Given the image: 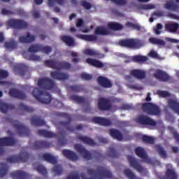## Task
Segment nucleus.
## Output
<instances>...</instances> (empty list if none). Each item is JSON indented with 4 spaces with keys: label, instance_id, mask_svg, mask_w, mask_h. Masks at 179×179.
I'll return each instance as SVG.
<instances>
[{
    "label": "nucleus",
    "instance_id": "nucleus-1",
    "mask_svg": "<svg viewBox=\"0 0 179 179\" xmlns=\"http://www.w3.org/2000/svg\"><path fill=\"white\" fill-rule=\"evenodd\" d=\"M87 173L90 177H87L86 173H81L80 177L83 179H106V178H113V173L110 171L107 168L98 166L96 170L92 168L87 169Z\"/></svg>",
    "mask_w": 179,
    "mask_h": 179
},
{
    "label": "nucleus",
    "instance_id": "nucleus-2",
    "mask_svg": "<svg viewBox=\"0 0 179 179\" xmlns=\"http://www.w3.org/2000/svg\"><path fill=\"white\" fill-rule=\"evenodd\" d=\"M74 149L83 157L85 160H94V162H99L100 159L103 158L101 151L93 150L92 152L86 150L82 144L77 143L74 145Z\"/></svg>",
    "mask_w": 179,
    "mask_h": 179
},
{
    "label": "nucleus",
    "instance_id": "nucleus-3",
    "mask_svg": "<svg viewBox=\"0 0 179 179\" xmlns=\"http://www.w3.org/2000/svg\"><path fill=\"white\" fill-rule=\"evenodd\" d=\"M37 134L39 136H44V138H58L59 136V145L60 146H65L68 143V140L65 138V132L59 131L57 134L48 131L44 129H39L37 131Z\"/></svg>",
    "mask_w": 179,
    "mask_h": 179
},
{
    "label": "nucleus",
    "instance_id": "nucleus-4",
    "mask_svg": "<svg viewBox=\"0 0 179 179\" xmlns=\"http://www.w3.org/2000/svg\"><path fill=\"white\" fill-rule=\"evenodd\" d=\"M56 115L67 120V122H59V124L62 125V127H64V128H66L67 131H70V132H75L76 129H77V131H82L83 129V125L82 124L77 125L76 128L71 127V122H72V117L71 115L66 113H57Z\"/></svg>",
    "mask_w": 179,
    "mask_h": 179
},
{
    "label": "nucleus",
    "instance_id": "nucleus-5",
    "mask_svg": "<svg viewBox=\"0 0 179 179\" xmlns=\"http://www.w3.org/2000/svg\"><path fill=\"white\" fill-rule=\"evenodd\" d=\"M32 96L42 104H50L52 100L51 94L45 91L41 90L38 88H34L31 93Z\"/></svg>",
    "mask_w": 179,
    "mask_h": 179
},
{
    "label": "nucleus",
    "instance_id": "nucleus-6",
    "mask_svg": "<svg viewBox=\"0 0 179 179\" xmlns=\"http://www.w3.org/2000/svg\"><path fill=\"white\" fill-rule=\"evenodd\" d=\"M45 66H48V68H52V69H55L56 71H61V69H71L72 68V64L66 61H54V60H45Z\"/></svg>",
    "mask_w": 179,
    "mask_h": 179
},
{
    "label": "nucleus",
    "instance_id": "nucleus-7",
    "mask_svg": "<svg viewBox=\"0 0 179 179\" xmlns=\"http://www.w3.org/2000/svg\"><path fill=\"white\" fill-rule=\"evenodd\" d=\"M118 45L126 48H139L142 45V41L134 38L121 39L118 41Z\"/></svg>",
    "mask_w": 179,
    "mask_h": 179
},
{
    "label": "nucleus",
    "instance_id": "nucleus-8",
    "mask_svg": "<svg viewBox=\"0 0 179 179\" xmlns=\"http://www.w3.org/2000/svg\"><path fill=\"white\" fill-rule=\"evenodd\" d=\"M141 108L148 115H160V108L152 103H144L141 104Z\"/></svg>",
    "mask_w": 179,
    "mask_h": 179
},
{
    "label": "nucleus",
    "instance_id": "nucleus-9",
    "mask_svg": "<svg viewBox=\"0 0 179 179\" xmlns=\"http://www.w3.org/2000/svg\"><path fill=\"white\" fill-rule=\"evenodd\" d=\"M38 86L42 90H52L55 88V82L48 77H43L38 80Z\"/></svg>",
    "mask_w": 179,
    "mask_h": 179
},
{
    "label": "nucleus",
    "instance_id": "nucleus-10",
    "mask_svg": "<svg viewBox=\"0 0 179 179\" xmlns=\"http://www.w3.org/2000/svg\"><path fill=\"white\" fill-rule=\"evenodd\" d=\"M10 122L16 129V131L18 132V135L20 136H23L25 135L26 136H29L30 135V129L26 127L24 125L20 124V122L17 120H13V119H9Z\"/></svg>",
    "mask_w": 179,
    "mask_h": 179
},
{
    "label": "nucleus",
    "instance_id": "nucleus-11",
    "mask_svg": "<svg viewBox=\"0 0 179 179\" xmlns=\"http://www.w3.org/2000/svg\"><path fill=\"white\" fill-rule=\"evenodd\" d=\"M8 26L13 27V29H17L20 30L22 29H27L29 24L21 19H10L7 22Z\"/></svg>",
    "mask_w": 179,
    "mask_h": 179
},
{
    "label": "nucleus",
    "instance_id": "nucleus-12",
    "mask_svg": "<svg viewBox=\"0 0 179 179\" xmlns=\"http://www.w3.org/2000/svg\"><path fill=\"white\" fill-rule=\"evenodd\" d=\"M29 160V153H20L19 155H13L6 159L8 163H26Z\"/></svg>",
    "mask_w": 179,
    "mask_h": 179
},
{
    "label": "nucleus",
    "instance_id": "nucleus-13",
    "mask_svg": "<svg viewBox=\"0 0 179 179\" xmlns=\"http://www.w3.org/2000/svg\"><path fill=\"white\" fill-rule=\"evenodd\" d=\"M136 122L141 125H149L150 127H156L157 125V122L145 115L138 116L136 119Z\"/></svg>",
    "mask_w": 179,
    "mask_h": 179
},
{
    "label": "nucleus",
    "instance_id": "nucleus-14",
    "mask_svg": "<svg viewBox=\"0 0 179 179\" xmlns=\"http://www.w3.org/2000/svg\"><path fill=\"white\" fill-rule=\"evenodd\" d=\"M16 145V140L10 137H3L0 138V156H3L5 150L2 146H13Z\"/></svg>",
    "mask_w": 179,
    "mask_h": 179
},
{
    "label": "nucleus",
    "instance_id": "nucleus-15",
    "mask_svg": "<svg viewBox=\"0 0 179 179\" xmlns=\"http://www.w3.org/2000/svg\"><path fill=\"white\" fill-rule=\"evenodd\" d=\"M127 160L131 167L134 169V170H136V171H138V173H146L147 169L142 166L141 164H139L138 160L135 159V157L131 155H128Z\"/></svg>",
    "mask_w": 179,
    "mask_h": 179
},
{
    "label": "nucleus",
    "instance_id": "nucleus-16",
    "mask_svg": "<svg viewBox=\"0 0 179 179\" xmlns=\"http://www.w3.org/2000/svg\"><path fill=\"white\" fill-rule=\"evenodd\" d=\"M98 108L100 111H110L113 108L111 101L106 98H100L98 101Z\"/></svg>",
    "mask_w": 179,
    "mask_h": 179
},
{
    "label": "nucleus",
    "instance_id": "nucleus-17",
    "mask_svg": "<svg viewBox=\"0 0 179 179\" xmlns=\"http://www.w3.org/2000/svg\"><path fill=\"white\" fill-rule=\"evenodd\" d=\"M134 152L140 159H142L145 163H148V164H150L152 163V159L148 157V153H146V150L142 147H137L135 148Z\"/></svg>",
    "mask_w": 179,
    "mask_h": 179
},
{
    "label": "nucleus",
    "instance_id": "nucleus-18",
    "mask_svg": "<svg viewBox=\"0 0 179 179\" xmlns=\"http://www.w3.org/2000/svg\"><path fill=\"white\" fill-rule=\"evenodd\" d=\"M8 94L10 96V97L18 99L19 100H24V99L27 97L23 91L15 88L10 89L9 90Z\"/></svg>",
    "mask_w": 179,
    "mask_h": 179
},
{
    "label": "nucleus",
    "instance_id": "nucleus-19",
    "mask_svg": "<svg viewBox=\"0 0 179 179\" xmlns=\"http://www.w3.org/2000/svg\"><path fill=\"white\" fill-rule=\"evenodd\" d=\"M96 80L99 86L103 87L104 89H110L113 87V83L110 79L107 78L106 77L100 76L97 78Z\"/></svg>",
    "mask_w": 179,
    "mask_h": 179
},
{
    "label": "nucleus",
    "instance_id": "nucleus-20",
    "mask_svg": "<svg viewBox=\"0 0 179 179\" xmlns=\"http://www.w3.org/2000/svg\"><path fill=\"white\" fill-rule=\"evenodd\" d=\"M154 77L158 80H161V82H169L170 80L171 77L167 74V73L163 71V70L157 69L154 73Z\"/></svg>",
    "mask_w": 179,
    "mask_h": 179
},
{
    "label": "nucleus",
    "instance_id": "nucleus-21",
    "mask_svg": "<svg viewBox=\"0 0 179 179\" xmlns=\"http://www.w3.org/2000/svg\"><path fill=\"white\" fill-rule=\"evenodd\" d=\"M92 122L94 124H98V125H103L104 127H110L113 125V122L110 119H107L101 117H94L92 118Z\"/></svg>",
    "mask_w": 179,
    "mask_h": 179
},
{
    "label": "nucleus",
    "instance_id": "nucleus-22",
    "mask_svg": "<svg viewBox=\"0 0 179 179\" xmlns=\"http://www.w3.org/2000/svg\"><path fill=\"white\" fill-rule=\"evenodd\" d=\"M50 78L55 80H66L69 78V76L64 72L52 71L50 72Z\"/></svg>",
    "mask_w": 179,
    "mask_h": 179
},
{
    "label": "nucleus",
    "instance_id": "nucleus-23",
    "mask_svg": "<svg viewBox=\"0 0 179 179\" xmlns=\"http://www.w3.org/2000/svg\"><path fill=\"white\" fill-rule=\"evenodd\" d=\"M130 76L138 80H143L146 78V72L141 69H133L130 71Z\"/></svg>",
    "mask_w": 179,
    "mask_h": 179
},
{
    "label": "nucleus",
    "instance_id": "nucleus-24",
    "mask_svg": "<svg viewBox=\"0 0 179 179\" xmlns=\"http://www.w3.org/2000/svg\"><path fill=\"white\" fill-rule=\"evenodd\" d=\"M62 155L69 160H72V162H76V160H79V156L76 152L71 150H63Z\"/></svg>",
    "mask_w": 179,
    "mask_h": 179
},
{
    "label": "nucleus",
    "instance_id": "nucleus-25",
    "mask_svg": "<svg viewBox=\"0 0 179 179\" xmlns=\"http://www.w3.org/2000/svg\"><path fill=\"white\" fill-rule=\"evenodd\" d=\"M62 41L67 45V47H75L76 46V41L75 38L71 36L64 35L61 37Z\"/></svg>",
    "mask_w": 179,
    "mask_h": 179
},
{
    "label": "nucleus",
    "instance_id": "nucleus-26",
    "mask_svg": "<svg viewBox=\"0 0 179 179\" xmlns=\"http://www.w3.org/2000/svg\"><path fill=\"white\" fill-rule=\"evenodd\" d=\"M10 176L13 179H29V174H27L26 172H23V171L21 170L13 171Z\"/></svg>",
    "mask_w": 179,
    "mask_h": 179
},
{
    "label": "nucleus",
    "instance_id": "nucleus-27",
    "mask_svg": "<svg viewBox=\"0 0 179 179\" xmlns=\"http://www.w3.org/2000/svg\"><path fill=\"white\" fill-rule=\"evenodd\" d=\"M51 146V143L42 140L36 141L34 143V149H47Z\"/></svg>",
    "mask_w": 179,
    "mask_h": 179
},
{
    "label": "nucleus",
    "instance_id": "nucleus-28",
    "mask_svg": "<svg viewBox=\"0 0 179 179\" xmlns=\"http://www.w3.org/2000/svg\"><path fill=\"white\" fill-rule=\"evenodd\" d=\"M35 41L36 36L30 34V32H28L26 36H20L19 38V41L23 44H30V43H33Z\"/></svg>",
    "mask_w": 179,
    "mask_h": 179
},
{
    "label": "nucleus",
    "instance_id": "nucleus-29",
    "mask_svg": "<svg viewBox=\"0 0 179 179\" xmlns=\"http://www.w3.org/2000/svg\"><path fill=\"white\" fill-rule=\"evenodd\" d=\"M31 124L34 127H43V125H45V120L41 119V117L33 116L31 117Z\"/></svg>",
    "mask_w": 179,
    "mask_h": 179
},
{
    "label": "nucleus",
    "instance_id": "nucleus-30",
    "mask_svg": "<svg viewBox=\"0 0 179 179\" xmlns=\"http://www.w3.org/2000/svg\"><path fill=\"white\" fill-rule=\"evenodd\" d=\"M77 138L79 141H81L83 143H85V145H89L90 146H94L96 145V141L90 137L80 135L78 136Z\"/></svg>",
    "mask_w": 179,
    "mask_h": 179
},
{
    "label": "nucleus",
    "instance_id": "nucleus-31",
    "mask_svg": "<svg viewBox=\"0 0 179 179\" xmlns=\"http://www.w3.org/2000/svg\"><path fill=\"white\" fill-rule=\"evenodd\" d=\"M87 64L91 65L92 66H94L95 68H103L104 64L101 61H99L96 59L87 58L86 59Z\"/></svg>",
    "mask_w": 179,
    "mask_h": 179
},
{
    "label": "nucleus",
    "instance_id": "nucleus-32",
    "mask_svg": "<svg viewBox=\"0 0 179 179\" xmlns=\"http://www.w3.org/2000/svg\"><path fill=\"white\" fill-rule=\"evenodd\" d=\"M109 134L110 136L113 138V139H117V141H122L124 139V136L122 135V133L115 129H111L109 131Z\"/></svg>",
    "mask_w": 179,
    "mask_h": 179
},
{
    "label": "nucleus",
    "instance_id": "nucleus-33",
    "mask_svg": "<svg viewBox=\"0 0 179 179\" xmlns=\"http://www.w3.org/2000/svg\"><path fill=\"white\" fill-rule=\"evenodd\" d=\"M9 110H15V106L13 104H8L0 101V111L3 114H6Z\"/></svg>",
    "mask_w": 179,
    "mask_h": 179
},
{
    "label": "nucleus",
    "instance_id": "nucleus-34",
    "mask_svg": "<svg viewBox=\"0 0 179 179\" xmlns=\"http://www.w3.org/2000/svg\"><path fill=\"white\" fill-rule=\"evenodd\" d=\"M94 34L96 36H108V34H110V30L103 27H97L94 29Z\"/></svg>",
    "mask_w": 179,
    "mask_h": 179
},
{
    "label": "nucleus",
    "instance_id": "nucleus-35",
    "mask_svg": "<svg viewBox=\"0 0 179 179\" xmlns=\"http://www.w3.org/2000/svg\"><path fill=\"white\" fill-rule=\"evenodd\" d=\"M168 104L170 108L179 115V102L176 100L171 99L169 101Z\"/></svg>",
    "mask_w": 179,
    "mask_h": 179
},
{
    "label": "nucleus",
    "instance_id": "nucleus-36",
    "mask_svg": "<svg viewBox=\"0 0 179 179\" xmlns=\"http://www.w3.org/2000/svg\"><path fill=\"white\" fill-rule=\"evenodd\" d=\"M43 159L51 164H57V163H58V159H57V157L52 156L51 154H44L43 155Z\"/></svg>",
    "mask_w": 179,
    "mask_h": 179
},
{
    "label": "nucleus",
    "instance_id": "nucleus-37",
    "mask_svg": "<svg viewBox=\"0 0 179 179\" xmlns=\"http://www.w3.org/2000/svg\"><path fill=\"white\" fill-rule=\"evenodd\" d=\"M108 27L114 31H120V30L124 29V26L118 22H109Z\"/></svg>",
    "mask_w": 179,
    "mask_h": 179
},
{
    "label": "nucleus",
    "instance_id": "nucleus-38",
    "mask_svg": "<svg viewBox=\"0 0 179 179\" xmlns=\"http://www.w3.org/2000/svg\"><path fill=\"white\" fill-rule=\"evenodd\" d=\"M166 30L169 31L170 33H176L179 28V24L177 22L166 24L165 25Z\"/></svg>",
    "mask_w": 179,
    "mask_h": 179
},
{
    "label": "nucleus",
    "instance_id": "nucleus-39",
    "mask_svg": "<svg viewBox=\"0 0 179 179\" xmlns=\"http://www.w3.org/2000/svg\"><path fill=\"white\" fill-rule=\"evenodd\" d=\"M68 89L71 90V92H73V93H80V92L85 90V86L83 85H73L69 86Z\"/></svg>",
    "mask_w": 179,
    "mask_h": 179
},
{
    "label": "nucleus",
    "instance_id": "nucleus-40",
    "mask_svg": "<svg viewBox=\"0 0 179 179\" xmlns=\"http://www.w3.org/2000/svg\"><path fill=\"white\" fill-rule=\"evenodd\" d=\"M155 149L156 152L159 155L162 159H166L167 157V153L166 152V150H164V148L160 144L155 145Z\"/></svg>",
    "mask_w": 179,
    "mask_h": 179
},
{
    "label": "nucleus",
    "instance_id": "nucleus-41",
    "mask_svg": "<svg viewBox=\"0 0 179 179\" xmlns=\"http://www.w3.org/2000/svg\"><path fill=\"white\" fill-rule=\"evenodd\" d=\"M165 176L167 179H178V176L174 169H168L166 171Z\"/></svg>",
    "mask_w": 179,
    "mask_h": 179
},
{
    "label": "nucleus",
    "instance_id": "nucleus-42",
    "mask_svg": "<svg viewBox=\"0 0 179 179\" xmlns=\"http://www.w3.org/2000/svg\"><path fill=\"white\" fill-rule=\"evenodd\" d=\"M35 170L43 177H48V172L47 171V169H45V166H44V165H38L35 168Z\"/></svg>",
    "mask_w": 179,
    "mask_h": 179
},
{
    "label": "nucleus",
    "instance_id": "nucleus-43",
    "mask_svg": "<svg viewBox=\"0 0 179 179\" xmlns=\"http://www.w3.org/2000/svg\"><path fill=\"white\" fill-rule=\"evenodd\" d=\"M165 8L169 9V10H177L179 9V5L174 3V1H170L165 3Z\"/></svg>",
    "mask_w": 179,
    "mask_h": 179
},
{
    "label": "nucleus",
    "instance_id": "nucleus-44",
    "mask_svg": "<svg viewBox=\"0 0 179 179\" xmlns=\"http://www.w3.org/2000/svg\"><path fill=\"white\" fill-rule=\"evenodd\" d=\"M41 44L37 43L35 45H31L28 48V52H31L32 54H36V52H40Z\"/></svg>",
    "mask_w": 179,
    "mask_h": 179
},
{
    "label": "nucleus",
    "instance_id": "nucleus-45",
    "mask_svg": "<svg viewBox=\"0 0 179 179\" xmlns=\"http://www.w3.org/2000/svg\"><path fill=\"white\" fill-rule=\"evenodd\" d=\"M70 100H73L77 104H83L85 103V97L79 96L78 95H71L70 96Z\"/></svg>",
    "mask_w": 179,
    "mask_h": 179
},
{
    "label": "nucleus",
    "instance_id": "nucleus-46",
    "mask_svg": "<svg viewBox=\"0 0 179 179\" xmlns=\"http://www.w3.org/2000/svg\"><path fill=\"white\" fill-rule=\"evenodd\" d=\"M52 173H55L56 176H61L62 173H64V168H62V165H55L52 169Z\"/></svg>",
    "mask_w": 179,
    "mask_h": 179
},
{
    "label": "nucleus",
    "instance_id": "nucleus-47",
    "mask_svg": "<svg viewBox=\"0 0 179 179\" xmlns=\"http://www.w3.org/2000/svg\"><path fill=\"white\" fill-rule=\"evenodd\" d=\"M80 38L85 41H96L97 36L96 35H80Z\"/></svg>",
    "mask_w": 179,
    "mask_h": 179
},
{
    "label": "nucleus",
    "instance_id": "nucleus-48",
    "mask_svg": "<svg viewBox=\"0 0 179 179\" xmlns=\"http://www.w3.org/2000/svg\"><path fill=\"white\" fill-rule=\"evenodd\" d=\"M149 42L151 43V44H156L157 45H165L166 42L162 39H159L157 38H150Z\"/></svg>",
    "mask_w": 179,
    "mask_h": 179
},
{
    "label": "nucleus",
    "instance_id": "nucleus-49",
    "mask_svg": "<svg viewBox=\"0 0 179 179\" xmlns=\"http://www.w3.org/2000/svg\"><path fill=\"white\" fill-rule=\"evenodd\" d=\"M1 169H0V177H5L8 173V165L2 162L0 164Z\"/></svg>",
    "mask_w": 179,
    "mask_h": 179
},
{
    "label": "nucleus",
    "instance_id": "nucleus-50",
    "mask_svg": "<svg viewBox=\"0 0 179 179\" xmlns=\"http://www.w3.org/2000/svg\"><path fill=\"white\" fill-rule=\"evenodd\" d=\"M141 139L143 142L148 143V145H153V143H155V138L148 135H143Z\"/></svg>",
    "mask_w": 179,
    "mask_h": 179
},
{
    "label": "nucleus",
    "instance_id": "nucleus-51",
    "mask_svg": "<svg viewBox=\"0 0 179 179\" xmlns=\"http://www.w3.org/2000/svg\"><path fill=\"white\" fill-rule=\"evenodd\" d=\"M126 27H129V29H132L133 30H137V31H139L142 29L141 25L138 24H134L131 22H127L125 24Z\"/></svg>",
    "mask_w": 179,
    "mask_h": 179
},
{
    "label": "nucleus",
    "instance_id": "nucleus-52",
    "mask_svg": "<svg viewBox=\"0 0 179 179\" xmlns=\"http://www.w3.org/2000/svg\"><path fill=\"white\" fill-rule=\"evenodd\" d=\"M83 53L85 55H90V57H99L100 55V52L91 49H86L83 51Z\"/></svg>",
    "mask_w": 179,
    "mask_h": 179
},
{
    "label": "nucleus",
    "instance_id": "nucleus-53",
    "mask_svg": "<svg viewBox=\"0 0 179 179\" xmlns=\"http://www.w3.org/2000/svg\"><path fill=\"white\" fill-rule=\"evenodd\" d=\"M4 47L7 50H15V48L17 47V44H16L15 41H10L9 42H6L4 43Z\"/></svg>",
    "mask_w": 179,
    "mask_h": 179
},
{
    "label": "nucleus",
    "instance_id": "nucleus-54",
    "mask_svg": "<svg viewBox=\"0 0 179 179\" xmlns=\"http://www.w3.org/2000/svg\"><path fill=\"white\" fill-rule=\"evenodd\" d=\"M19 107L25 113H33L34 111V108L33 107L27 106L24 103H20Z\"/></svg>",
    "mask_w": 179,
    "mask_h": 179
},
{
    "label": "nucleus",
    "instance_id": "nucleus-55",
    "mask_svg": "<svg viewBox=\"0 0 179 179\" xmlns=\"http://www.w3.org/2000/svg\"><path fill=\"white\" fill-rule=\"evenodd\" d=\"M134 62H146L148 61V57L142 55H135L132 57Z\"/></svg>",
    "mask_w": 179,
    "mask_h": 179
},
{
    "label": "nucleus",
    "instance_id": "nucleus-56",
    "mask_svg": "<svg viewBox=\"0 0 179 179\" xmlns=\"http://www.w3.org/2000/svg\"><path fill=\"white\" fill-rule=\"evenodd\" d=\"M108 153H109V157H112V159H117V158L120 157V155L113 148H110L108 149Z\"/></svg>",
    "mask_w": 179,
    "mask_h": 179
},
{
    "label": "nucleus",
    "instance_id": "nucleus-57",
    "mask_svg": "<svg viewBox=\"0 0 179 179\" xmlns=\"http://www.w3.org/2000/svg\"><path fill=\"white\" fill-rule=\"evenodd\" d=\"M52 51V48L49 45H43L41 44V49H40V52H43V54H50Z\"/></svg>",
    "mask_w": 179,
    "mask_h": 179
},
{
    "label": "nucleus",
    "instance_id": "nucleus-58",
    "mask_svg": "<svg viewBox=\"0 0 179 179\" xmlns=\"http://www.w3.org/2000/svg\"><path fill=\"white\" fill-rule=\"evenodd\" d=\"M67 179H80V175L76 171L69 174Z\"/></svg>",
    "mask_w": 179,
    "mask_h": 179
},
{
    "label": "nucleus",
    "instance_id": "nucleus-59",
    "mask_svg": "<svg viewBox=\"0 0 179 179\" xmlns=\"http://www.w3.org/2000/svg\"><path fill=\"white\" fill-rule=\"evenodd\" d=\"M18 68L20 69V75H21L22 76H23V75H25L26 71H27V66H26L24 64H20L18 66Z\"/></svg>",
    "mask_w": 179,
    "mask_h": 179
},
{
    "label": "nucleus",
    "instance_id": "nucleus-60",
    "mask_svg": "<svg viewBox=\"0 0 179 179\" xmlns=\"http://www.w3.org/2000/svg\"><path fill=\"white\" fill-rule=\"evenodd\" d=\"M71 57H74L72 59V62H74V64H79L80 59H79L78 57H78V53L76 52L71 51Z\"/></svg>",
    "mask_w": 179,
    "mask_h": 179
},
{
    "label": "nucleus",
    "instance_id": "nucleus-61",
    "mask_svg": "<svg viewBox=\"0 0 179 179\" xmlns=\"http://www.w3.org/2000/svg\"><path fill=\"white\" fill-rule=\"evenodd\" d=\"M80 5L87 10H89L90 9H92V4L90 2H87V1L83 0L80 2Z\"/></svg>",
    "mask_w": 179,
    "mask_h": 179
},
{
    "label": "nucleus",
    "instance_id": "nucleus-62",
    "mask_svg": "<svg viewBox=\"0 0 179 179\" xmlns=\"http://www.w3.org/2000/svg\"><path fill=\"white\" fill-rule=\"evenodd\" d=\"M140 8L143 10H149L150 9H155V8H156V6L153 4H145V5H141Z\"/></svg>",
    "mask_w": 179,
    "mask_h": 179
},
{
    "label": "nucleus",
    "instance_id": "nucleus-63",
    "mask_svg": "<svg viewBox=\"0 0 179 179\" xmlns=\"http://www.w3.org/2000/svg\"><path fill=\"white\" fill-rule=\"evenodd\" d=\"M80 78L83 80H92L93 76L90 74L83 73L80 74Z\"/></svg>",
    "mask_w": 179,
    "mask_h": 179
},
{
    "label": "nucleus",
    "instance_id": "nucleus-64",
    "mask_svg": "<svg viewBox=\"0 0 179 179\" xmlns=\"http://www.w3.org/2000/svg\"><path fill=\"white\" fill-rule=\"evenodd\" d=\"M157 94L160 97H170V94L167 91L158 90L157 91Z\"/></svg>",
    "mask_w": 179,
    "mask_h": 179
}]
</instances>
